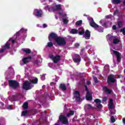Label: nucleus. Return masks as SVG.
<instances>
[{
    "instance_id": "nucleus-1",
    "label": "nucleus",
    "mask_w": 125,
    "mask_h": 125,
    "mask_svg": "<svg viewBox=\"0 0 125 125\" xmlns=\"http://www.w3.org/2000/svg\"><path fill=\"white\" fill-rule=\"evenodd\" d=\"M51 39L55 41L57 44L60 46H64L66 45V40L61 37H59L55 33L52 32L48 36V40L49 42H51Z\"/></svg>"
},
{
    "instance_id": "nucleus-2",
    "label": "nucleus",
    "mask_w": 125,
    "mask_h": 125,
    "mask_svg": "<svg viewBox=\"0 0 125 125\" xmlns=\"http://www.w3.org/2000/svg\"><path fill=\"white\" fill-rule=\"evenodd\" d=\"M89 24L91 27H92V28H94V29L97 30L98 32H100L101 33L103 32V31H104L103 28L98 25L97 24H96L95 22H94L93 19H91V20L90 21Z\"/></svg>"
},
{
    "instance_id": "nucleus-3",
    "label": "nucleus",
    "mask_w": 125,
    "mask_h": 125,
    "mask_svg": "<svg viewBox=\"0 0 125 125\" xmlns=\"http://www.w3.org/2000/svg\"><path fill=\"white\" fill-rule=\"evenodd\" d=\"M9 86L12 89H17L20 86V83L17 81L10 80L8 81Z\"/></svg>"
},
{
    "instance_id": "nucleus-4",
    "label": "nucleus",
    "mask_w": 125,
    "mask_h": 125,
    "mask_svg": "<svg viewBox=\"0 0 125 125\" xmlns=\"http://www.w3.org/2000/svg\"><path fill=\"white\" fill-rule=\"evenodd\" d=\"M34 86H31V83L28 81H25L22 84V88L25 90H29V89H32V88Z\"/></svg>"
},
{
    "instance_id": "nucleus-5",
    "label": "nucleus",
    "mask_w": 125,
    "mask_h": 125,
    "mask_svg": "<svg viewBox=\"0 0 125 125\" xmlns=\"http://www.w3.org/2000/svg\"><path fill=\"white\" fill-rule=\"evenodd\" d=\"M49 58L52 60L54 63L57 64V63L60 61L61 59V56L60 55H56V56H54L53 55H49Z\"/></svg>"
},
{
    "instance_id": "nucleus-6",
    "label": "nucleus",
    "mask_w": 125,
    "mask_h": 125,
    "mask_svg": "<svg viewBox=\"0 0 125 125\" xmlns=\"http://www.w3.org/2000/svg\"><path fill=\"white\" fill-rule=\"evenodd\" d=\"M59 120L60 121L62 125H68L69 124V120L66 116L61 115L59 117Z\"/></svg>"
},
{
    "instance_id": "nucleus-7",
    "label": "nucleus",
    "mask_w": 125,
    "mask_h": 125,
    "mask_svg": "<svg viewBox=\"0 0 125 125\" xmlns=\"http://www.w3.org/2000/svg\"><path fill=\"white\" fill-rule=\"evenodd\" d=\"M74 98L75 99L76 101L80 102L82 99L81 98V94L80 93V91L78 90H75L73 92Z\"/></svg>"
},
{
    "instance_id": "nucleus-8",
    "label": "nucleus",
    "mask_w": 125,
    "mask_h": 125,
    "mask_svg": "<svg viewBox=\"0 0 125 125\" xmlns=\"http://www.w3.org/2000/svg\"><path fill=\"white\" fill-rule=\"evenodd\" d=\"M43 13L42 9H40L39 10L36 9L34 10V15L36 16V17H42Z\"/></svg>"
},
{
    "instance_id": "nucleus-9",
    "label": "nucleus",
    "mask_w": 125,
    "mask_h": 125,
    "mask_svg": "<svg viewBox=\"0 0 125 125\" xmlns=\"http://www.w3.org/2000/svg\"><path fill=\"white\" fill-rule=\"evenodd\" d=\"M113 51L114 54H115V56L117 57V62H121V60H122V54L117 51L113 50Z\"/></svg>"
},
{
    "instance_id": "nucleus-10",
    "label": "nucleus",
    "mask_w": 125,
    "mask_h": 125,
    "mask_svg": "<svg viewBox=\"0 0 125 125\" xmlns=\"http://www.w3.org/2000/svg\"><path fill=\"white\" fill-rule=\"evenodd\" d=\"M9 48H10V43H8V42H6L4 45L2 47L1 49L0 50V52H4L6 49H9Z\"/></svg>"
},
{
    "instance_id": "nucleus-11",
    "label": "nucleus",
    "mask_w": 125,
    "mask_h": 125,
    "mask_svg": "<svg viewBox=\"0 0 125 125\" xmlns=\"http://www.w3.org/2000/svg\"><path fill=\"white\" fill-rule=\"evenodd\" d=\"M107 81L109 83L110 82L111 83H116V80L115 79V75L113 74H110L108 76L107 78Z\"/></svg>"
},
{
    "instance_id": "nucleus-12",
    "label": "nucleus",
    "mask_w": 125,
    "mask_h": 125,
    "mask_svg": "<svg viewBox=\"0 0 125 125\" xmlns=\"http://www.w3.org/2000/svg\"><path fill=\"white\" fill-rule=\"evenodd\" d=\"M75 63H79L81 62V56L78 54H76L74 55V57L72 58Z\"/></svg>"
},
{
    "instance_id": "nucleus-13",
    "label": "nucleus",
    "mask_w": 125,
    "mask_h": 125,
    "mask_svg": "<svg viewBox=\"0 0 125 125\" xmlns=\"http://www.w3.org/2000/svg\"><path fill=\"white\" fill-rule=\"evenodd\" d=\"M83 37L86 40H89L90 39V32L88 30H86L84 32Z\"/></svg>"
},
{
    "instance_id": "nucleus-14",
    "label": "nucleus",
    "mask_w": 125,
    "mask_h": 125,
    "mask_svg": "<svg viewBox=\"0 0 125 125\" xmlns=\"http://www.w3.org/2000/svg\"><path fill=\"white\" fill-rule=\"evenodd\" d=\"M85 98L86 100H88V101L92 100V95L91 94L90 92H87L86 93Z\"/></svg>"
},
{
    "instance_id": "nucleus-15",
    "label": "nucleus",
    "mask_w": 125,
    "mask_h": 125,
    "mask_svg": "<svg viewBox=\"0 0 125 125\" xmlns=\"http://www.w3.org/2000/svg\"><path fill=\"white\" fill-rule=\"evenodd\" d=\"M28 59H32V57L29 56L22 59V62L23 64H27V63H29L30 61L28 60Z\"/></svg>"
},
{
    "instance_id": "nucleus-16",
    "label": "nucleus",
    "mask_w": 125,
    "mask_h": 125,
    "mask_svg": "<svg viewBox=\"0 0 125 125\" xmlns=\"http://www.w3.org/2000/svg\"><path fill=\"white\" fill-rule=\"evenodd\" d=\"M59 88L60 89H62V91H66V90H67V87H66L65 83H61Z\"/></svg>"
},
{
    "instance_id": "nucleus-17",
    "label": "nucleus",
    "mask_w": 125,
    "mask_h": 125,
    "mask_svg": "<svg viewBox=\"0 0 125 125\" xmlns=\"http://www.w3.org/2000/svg\"><path fill=\"white\" fill-rule=\"evenodd\" d=\"M106 39L107 41H108L109 42H112V41H114V39H115V36H112L108 34L106 36Z\"/></svg>"
},
{
    "instance_id": "nucleus-18",
    "label": "nucleus",
    "mask_w": 125,
    "mask_h": 125,
    "mask_svg": "<svg viewBox=\"0 0 125 125\" xmlns=\"http://www.w3.org/2000/svg\"><path fill=\"white\" fill-rule=\"evenodd\" d=\"M38 81L39 80L38 79V78H35L34 79L29 80V82H30L31 83L37 84V83H38Z\"/></svg>"
},
{
    "instance_id": "nucleus-19",
    "label": "nucleus",
    "mask_w": 125,
    "mask_h": 125,
    "mask_svg": "<svg viewBox=\"0 0 125 125\" xmlns=\"http://www.w3.org/2000/svg\"><path fill=\"white\" fill-rule=\"evenodd\" d=\"M103 89H104L105 92H106L107 93H108V94H111V93L112 92V91L111 90V89H108L106 86H104L103 87Z\"/></svg>"
},
{
    "instance_id": "nucleus-20",
    "label": "nucleus",
    "mask_w": 125,
    "mask_h": 125,
    "mask_svg": "<svg viewBox=\"0 0 125 125\" xmlns=\"http://www.w3.org/2000/svg\"><path fill=\"white\" fill-rule=\"evenodd\" d=\"M114 105V103H113V99H110L109 100V107L110 109H113L114 107L113 105Z\"/></svg>"
},
{
    "instance_id": "nucleus-21",
    "label": "nucleus",
    "mask_w": 125,
    "mask_h": 125,
    "mask_svg": "<svg viewBox=\"0 0 125 125\" xmlns=\"http://www.w3.org/2000/svg\"><path fill=\"white\" fill-rule=\"evenodd\" d=\"M22 51H23V52H25V53H26V54H30V53L32 52V51H31V49L29 48L22 49Z\"/></svg>"
},
{
    "instance_id": "nucleus-22",
    "label": "nucleus",
    "mask_w": 125,
    "mask_h": 125,
    "mask_svg": "<svg viewBox=\"0 0 125 125\" xmlns=\"http://www.w3.org/2000/svg\"><path fill=\"white\" fill-rule=\"evenodd\" d=\"M85 83V80L83 79H82L80 80V82L79 83V85H84Z\"/></svg>"
},
{
    "instance_id": "nucleus-23",
    "label": "nucleus",
    "mask_w": 125,
    "mask_h": 125,
    "mask_svg": "<svg viewBox=\"0 0 125 125\" xmlns=\"http://www.w3.org/2000/svg\"><path fill=\"white\" fill-rule=\"evenodd\" d=\"M75 114V111L73 110H70L69 111V113H67L66 115V117H71V116H74Z\"/></svg>"
},
{
    "instance_id": "nucleus-24",
    "label": "nucleus",
    "mask_w": 125,
    "mask_h": 125,
    "mask_svg": "<svg viewBox=\"0 0 125 125\" xmlns=\"http://www.w3.org/2000/svg\"><path fill=\"white\" fill-rule=\"evenodd\" d=\"M46 8H48L49 12H53V11H55L54 6L52 7L51 8H48V5H47L46 6Z\"/></svg>"
},
{
    "instance_id": "nucleus-25",
    "label": "nucleus",
    "mask_w": 125,
    "mask_h": 125,
    "mask_svg": "<svg viewBox=\"0 0 125 125\" xmlns=\"http://www.w3.org/2000/svg\"><path fill=\"white\" fill-rule=\"evenodd\" d=\"M54 8H55V10L56 11V10H61V4H58V5H56L55 6H54Z\"/></svg>"
},
{
    "instance_id": "nucleus-26",
    "label": "nucleus",
    "mask_w": 125,
    "mask_h": 125,
    "mask_svg": "<svg viewBox=\"0 0 125 125\" xmlns=\"http://www.w3.org/2000/svg\"><path fill=\"white\" fill-rule=\"evenodd\" d=\"M28 107H29V103L28 102H25L22 105V108L26 109H28Z\"/></svg>"
},
{
    "instance_id": "nucleus-27",
    "label": "nucleus",
    "mask_w": 125,
    "mask_h": 125,
    "mask_svg": "<svg viewBox=\"0 0 125 125\" xmlns=\"http://www.w3.org/2000/svg\"><path fill=\"white\" fill-rule=\"evenodd\" d=\"M70 33L72 34V35L78 34V30L76 29H72L70 31Z\"/></svg>"
},
{
    "instance_id": "nucleus-28",
    "label": "nucleus",
    "mask_w": 125,
    "mask_h": 125,
    "mask_svg": "<svg viewBox=\"0 0 125 125\" xmlns=\"http://www.w3.org/2000/svg\"><path fill=\"white\" fill-rule=\"evenodd\" d=\"M112 3L115 4H120L121 3V0H111Z\"/></svg>"
},
{
    "instance_id": "nucleus-29",
    "label": "nucleus",
    "mask_w": 125,
    "mask_h": 125,
    "mask_svg": "<svg viewBox=\"0 0 125 125\" xmlns=\"http://www.w3.org/2000/svg\"><path fill=\"white\" fill-rule=\"evenodd\" d=\"M119 42H120V40L116 38V37H115L113 41V43L114 44H117V43H119Z\"/></svg>"
},
{
    "instance_id": "nucleus-30",
    "label": "nucleus",
    "mask_w": 125,
    "mask_h": 125,
    "mask_svg": "<svg viewBox=\"0 0 125 125\" xmlns=\"http://www.w3.org/2000/svg\"><path fill=\"white\" fill-rule=\"evenodd\" d=\"M83 24V21L80 20L76 22V25L77 26H80V25H82Z\"/></svg>"
},
{
    "instance_id": "nucleus-31",
    "label": "nucleus",
    "mask_w": 125,
    "mask_h": 125,
    "mask_svg": "<svg viewBox=\"0 0 125 125\" xmlns=\"http://www.w3.org/2000/svg\"><path fill=\"white\" fill-rule=\"evenodd\" d=\"M94 102L96 103V104H100V103H101V100H100V99H96L94 100Z\"/></svg>"
},
{
    "instance_id": "nucleus-32",
    "label": "nucleus",
    "mask_w": 125,
    "mask_h": 125,
    "mask_svg": "<svg viewBox=\"0 0 125 125\" xmlns=\"http://www.w3.org/2000/svg\"><path fill=\"white\" fill-rule=\"evenodd\" d=\"M33 64L34 66H36V67H39V61L35 60L33 62Z\"/></svg>"
},
{
    "instance_id": "nucleus-33",
    "label": "nucleus",
    "mask_w": 125,
    "mask_h": 125,
    "mask_svg": "<svg viewBox=\"0 0 125 125\" xmlns=\"http://www.w3.org/2000/svg\"><path fill=\"white\" fill-rule=\"evenodd\" d=\"M85 33L84 29H83L81 31L79 32V34L80 36H83Z\"/></svg>"
},
{
    "instance_id": "nucleus-34",
    "label": "nucleus",
    "mask_w": 125,
    "mask_h": 125,
    "mask_svg": "<svg viewBox=\"0 0 125 125\" xmlns=\"http://www.w3.org/2000/svg\"><path fill=\"white\" fill-rule=\"evenodd\" d=\"M27 114H28V111L27 110L23 111L21 113V116L25 117Z\"/></svg>"
},
{
    "instance_id": "nucleus-35",
    "label": "nucleus",
    "mask_w": 125,
    "mask_h": 125,
    "mask_svg": "<svg viewBox=\"0 0 125 125\" xmlns=\"http://www.w3.org/2000/svg\"><path fill=\"white\" fill-rule=\"evenodd\" d=\"M48 47H52L53 46V43L51 42H48L47 43Z\"/></svg>"
},
{
    "instance_id": "nucleus-36",
    "label": "nucleus",
    "mask_w": 125,
    "mask_h": 125,
    "mask_svg": "<svg viewBox=\"0 0 125 125\" xmlns=\"http://www.w3.org/2000/svg\"><path fill=\"white\" fill-rule=\"evenodd\" d=\"M97 107L96 109H101V108H103V106L102 105V104H97Z\"/></svg>"
},
{
    "instance_id": "nucleus-37",
    "label": "nucleus",
    "mask_w": 125,
    "mask_h": 125,
    "mask_svg": "<svg viewBox=\"0 0 125 125\" xmlns=\"http://www.w3.org/2000/svg\"><path fill=\"white\" fill-rule=\"evenodd\" d=\"M110 119L111 123H115V122H116V119H115V117H114V116H111Z\"/></svg>"
},
{
    "instance_id": "nucleus-38",
    "label": "nucleus",
    "mask_w": 125,
    "mask_h": 125,
    "mask_svg": "<svg viewBox=\"0 0 125 125\" xmlns=\"http://www.w3.org/2000/svg\"><path fill=\"white\" fill-rule=\"evenodd\" d=\"M120 33H123V35H125V28H122L120 30Z\"/></svg>"
},
{
    "instance_id": "nucleus-39",
    "label": "nucleus",
    "mask_w": 125,
    "mask_h": 125,
    "mask_svg": "<svg viewBox=\"0 0 125 125\" xmlns=\"http://www.w3.org/2000/svg\"><path fill=\"white\" fill-rule=\"evenodd\" d=\"M86 107H87L88 109H92V106H91V104H86Z\"/></svg>"
},
{
    "instance_id": "nucleus-40",
    "label": "nucleus",
    "mask_w": 125,
    "mask_h": 125,
    "mask_svg": "<svg viewBox=\"0 0 125 125\" xmlns=\"http://www.w3.org/2000/svg\"><path fill=\"white\" fill-rule=\"evenodd\" d=\"M9 42H11L12 43H15V40L12 38H10L9 40Z\"/></svg>"
},
{
    "instance_id": "nucleus-41",
    "label": "nucleus",
    "mask_w": 125,
    "mask_h": 125,
    "mask_svg": "<svg viewBox=\"0 0 125 125\" xmlns=\"http://www.w3.org/2000/svg\"><path fill=\"white\" fill-rule=\"evenodd\" d=\"M62 21H63V23H64V24H68V21H67V19H63Z\"/></svg>"
},
{
    "instance_id": "nucleus-42",
    "label": "nucleus",
    "mask_w": 125,
    "mask_h": 125,
    "mask_svg": "<svg viewBox=\"0 0 125 125\" xmlns=\"http://www.w3.org/2000/svg\"><path fill=\"white\" fill-rule=\"evenodd\" d=\"M123 23L122 22V21H120L118 22V27L119 28H121V27H122V25Z\"/></svg>"
},
{
    "instance_id": "nucleus-43",
    "label": "nucleus",
    "mask_w": 125,
    "mask_h": 125,
    "mask_svg": "<svg viewBox=\"0 0 125 125\" xmlns=\"http://www.w3.org/2000/svg\"><path fill=\"white\" fill-rule=\"evenodd\" d=\"M84 87H85V91H86V92H89V90H88V88L87 87V85H84Z\"/></svg>"
},
{
    "instance_id": "nucleus-44",
    "label": "nucleus",
    "mask_w": 125,
    "mask_h": 125,
    "mask_svg": "<svg viewBox=\"0 0 125 125\" xmlns=\"http://www.w3.org/2000/svg\"><path fill=\"white\" fill-rule=\"evenodd\" d=\"M94 81L95 82V83H98V80L97 78L95 77H94Z\"/></svg>"
},
{
    "instance_id": "nucleus-45",
    "label": "nucleus",
    "mask_w": 125,
    "mask_h": 125,
    "mask_svg": "<svg viewBox=\"0 0 125 125\" xmlns=\"http://www.w3.org/2000/svg\"><path fill=\"white\" fill-rule=\"evenodd\" d=\"M103 102H107V97L103 98Z\"/></svg>"
},
{
    "instance_id": "nucleus-46",
    "label": "nucleus",
    "mask_w": 125,
    "mask_h": 125,
    "mask_svg": "<svg viewBox=\"0 0 125 125\" xmlns=\"http://www.w3.org/2000/svg\"><path fill=\"white\" fill-rule=\"evenodd\" d=\"M105 18L107 19H110V18H112V15H109L106 16Z\"/></svg>"
},
{
    "instance_id": "nucleus-47",
    "label": "nucleus",
    "mask_w": 125,
    "mask_h": 125,
    "mask_svg": "<svg viewBox=\"0 0 125 125\" xmlns=\"http://www.w3.org/2000/svg\"><path fill=\"white\" fill-rule=\"evenodd\" d=\"M118 12H119V10L118 9H116L113 13V15H116V14H117V13H118Z\"/></svg>"
},
{
    "instance_id": "nucleus-48",
    "label": "nucleus",
    "mask_w": 125,
    "mask_h": 125,
    "mask_svg": "<svg viewBox=\"0 0 125 125\" xmlns=\"http://www.w3.org/2000/svg\"><path fill=\"white\" fill-rule=\"evenodd\" d=\"M84 49H85L84 48H83L81 50V52H80L81 55L83 54V51H84Z\"/></svg>"
},
{
    "instance_id": "nucleus-49",
    "label": "nucleus",
    "mask_w": 125,
    "mask_h": 125,
    "mask_svg": "<svg viewBox=\"0 0 125 125\" xmlns=\"http://www.w3.org/2000/svg\"><path fill=\"white\" fill-rule=\"evenodd\" d=\"M112 29L113 30H117V26H116V25H113V26H112Z\"/></svg>"
},
{
    "instance_id": "nucleus-50",
    "label": "nucleus",
    "mask_w": 125,
    "mask_h": 125,
    "mask_svg": "<svg viewBox=\"0 0 125 125\" xmlns=\"http://www.w3.org/2000/svg\"><path fill=\"white\" fill-rule=\"evenodd\" d=\"M75 46L76 47H79V46H80V44L79 43H76L75 44Z\"/></svg>"
},
{
    "instance_id": "nucleus-51",
    "label": "nucleus",
    "mask_w": 125,
    "mask_h": 125,
    "mask_svg": "<svg viewBox=\"0 0 125 125\" xmlns=\"http://www.w3.org/2000/svg\"><path fill=\"white\" fill-rule=\"evenodd\" d=\"M20 32H21V33H24V32H25V29H24V28H21L20 30Z\"/></svg>"
},
{
    "instance_id": "nucleus-52",
    "label": "nucleus",
    "mask_w": 125,
    "mask_h": 125,
    "mask_svg": "<svg viewBox=\"0 0 125 125\" xmlns=\"http://www.w3.org/2000/svg\"><path fill=\"white\" fill-rule=\"evenodd\" d=\"M41 78L42 80H45V76H44V75H43Z\"/></svg>"
},
{
    "instance_id": "nucleus-53",
    "label": "nucleus",
    "mask_w": 125,
    "mask_h": 125,
    "mask_svg": "<svg viewBox=\"0 0 125 125\" xmlns=\"http://www.w3.org/2000/svg\"><path fill=\"white\" fill-rule=\"evenodd\" d=\"M47 27V25L46 24H43V28H46Z\"/></svg>"
},
{
    "instance_id": "nucleus-54",
    "label": "nucleus",
    "mask_w": 125,
    "mask_h": 125,
    "mask_svg": "<svg viewBox=\"0 0 125 125\" xmlns=\"http://www.w3.org/2000/svg\"><path fill=\"white\" fill-rule=\"evenodd\" d=\"M90 83H91V82H90V81H87V85H89V84H90Z\"/></svg>"
},
{
    "instance_id": "nucleus-55",
    "label": "nucleus",
    "mask_w": 125,
    "mask_h": 125,
    "mask_svg": "<svg viewBox=\"0 0 125 125\" xmlns=\"http://www.w3.org/2000/svg\"><path fill=\"white\" fill-rule=\"evenodd\" d=\"M123 123L125 124V118H123L122 119Z\"/></svg>"
},
{
    "instance_id": "nucleus-56",
    "label": "nucleus",
    "mask_w": 125,
    "mask_h": 125,
    "mask_svg": "<svg viewBox=\"0 0 125 125\" xmlns=\"http://www.w3.org/2000/svg\"><path fill=\"white\" fill-rule=\"evenodd\" d=\"M103 26H107V22H104L103 25Z\"/></svg>"
},
{
    "instance_id": "nucleus-57",
    "label": "nucleus",
    "mask_w": 125,
    "mask_h": 125,
    "mask_svg": "<svg viewBox=\"0 0 125 125\" xmlns=\"http://www.w3.org/2000/svg\"><path fill=\"white\" fill-rule=\"evenodd\" d=\"M59 15H61V16H63V13H61V12H59Z\"/></svg>"
},
{
    "instance_id": "nucleus-58",
    "label": "nucleus",
    "mask_w": 125,
    "mask_h": 125,
    "mask_svg": "<svg viewBox=\"0 0 125 125\" xmlns=\"http://www.w3.org/2000/svg\"><path fill=\"white\" fill-rule=\"evenodd\" d=\"M11 106L9 105V106H8V107H7V109H11Z\"/></svg>"
},
{
    "instance_id": "nucleus-59",
    "label": "nucleus",
    "mask_w": 125,
    "mask_h": 125,
    "mask_svg": "<svg viewBox=\"0 0 125 125\" xmlns=\"http://www.w3.org/2000/svg\"><path fill=\"white\" fill-rule=\"evenodd\" d=\"M66 16H67V15H66V14L62 15V17H66Z\"/></svg>"
},
{
    "instance_id": "nucleus-60",
    "label": "nucleus",
    "mask_w": 125,
    "mask_h": 125,
    "mask_svg": "<svg viewBox=\"0 0 125 125\" xmlns=\"http://www.w3.org/2000/svg\"><path fill=\"white\" fill-rule=\"evenodd\" d=\"M58 1H59V2H61L62 1V0H57Z\"/></svg>"
},
{
    "instance_id": "nucleus-61",
    "label": "nucleus",
    "mask_w": 125,
    "mask_h": 125,
    "mask_svg": "<svg viewBox=\"0 0 125 125\" xmlns=\"http://www.w3.org/2000/svg\"><path fill=\"white\" fill-rule=\"evenodd\" d=\"M123 4H125V0H124L123 1Z\"/></svg>"
},
{
    "instance_id": "nucleus-62",
    "label": "nucleus",
    "mask_w": 125,
    "mask_h": 125,
    "mask_svg": "<svg viewBox=\"0 0 125 125\" xmlns=\"http://www.w3.org/2000/svg\"><path fill=\"white\" fill-rule=\"evenodd\" d=\"M44 114H46V110H44Z\"/></svg>"
},
{
    "instance_id": "nucleus-63",
    "label": "nucleus",
    "mask_w": 125,
    "mask_h": 125,
    "mask_svg": "<svg viewBox=\"0 0 125 125\" xmlns=\"http://www.w3.org/2000/svg\"><path fill=\"white\" fill-rule=\"evenodd\" d=\"M84 16H87V15H84Z\"/></svg>"
},
{
    "instance_id": "nucleus-64",
    "label": "nucleus",
    "mask_w": 125,
    "mask_h": 125,
    "mask_svg": "<svg viewBox=\"0 0 125 125\" xmlns=\"http://www.w3.org/2000/svg\"><path fill=\"white\" fill-rule=\"evenodd\" d=\"M0 122H1V119H0Z\"/></svg>"
}]
</instances>
